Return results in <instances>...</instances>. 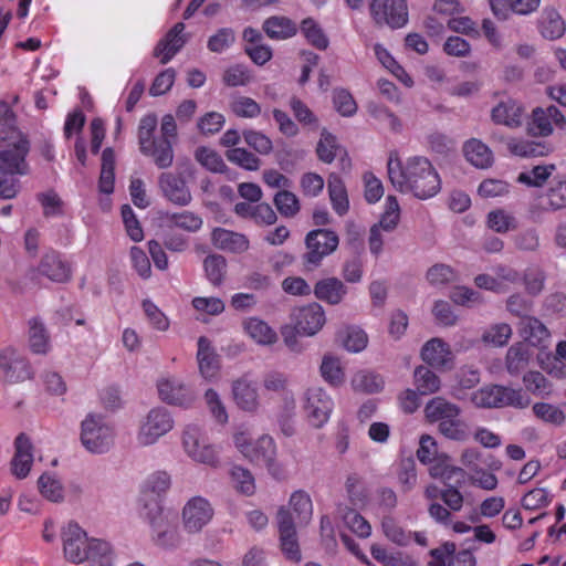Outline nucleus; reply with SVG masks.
<instances>
[{"mask_svg": "<svg viewBox=\"0 0 566 566\" xmlns=\"http://www.w3.org/2000/svg\"><path fill=\"white\" fill-rule=\"evenodd\" d=\"M387 169L389 180L397 190L410 192L418 199L432 198L441 189L439 174L427 157H409L402 164L398 153L391 151Z\"/></svg>", "mask_w": 566, "mask_h": 566, "instance_id": "1", "label": "nucleus"}, {"mask_svg": "<svg viewBox=\"0 0 566 566\" xmlns=\"http://www.w3.org/2000/svg\"><path fill=\"white\" fill-rule=\"evenodd\" d=\"M0 125L3 133L0 168L19 176H27L30 172V166L27 161L30 153V140L17 127V116L12 107L4 101H0Z\"/></svg>", "mask_w": 566, "mask_h": 566, "instance_id": "2", "label": "nucleus"}, {"mask_svg": "<svg viewBox=\"0 0 566 566\" xmlns=\"http://www.w3.org/2000/svg\"><path fill=\"white\" fill-rule=\"evenodd\" d=\"M417 457L423 464H431L429 472L434 479L451 481L454 476L463 478L465 471L460 467L450 464V457L439 453L437 441L429 434H423L419 441Z\"/></svg>", "mask_w": 566, "mask_h": 566, "instance_id": "3", "label": "nucleus"}, {"mask_svg": "<svg viewBox=\"0 0 566 566\" xmlns=\"http://www.w3.org/2000/svg\"><path fill=\"white\" fill-rule=\"evenodd\" d=\"M471 401L480 408H502L512 406L525 408L530 405V398L522 389H514L501 385H491L480 388L471 396Z\"/></svg>", "mask_w": 566, "mask_h": 566, "instance_id": "4", "label": "nucleus"}, {"mask_svg": "<svg viewBox=\"0 0 566 566\" xmlns=\"http://www.w3.org/2000/svg\"><path fill=\"white\" fill-rule=\"evenodd\" d=\"M339 243L338 235L327 229L312 230L306 234L307 252L303 255V264L307 270L317 268L322 260L333 253Z\"/></svg>", "mask_w": 566, "mask_h": 566, "instance_id": "5", "label": "nucleus"}, {"mask_svg": "<svg viewBox=\"0 0 566 566\" xmlns=\"http://www.w3.org/2000/svg\"><path fill=\"white\" fill-rule=\"evenodd\" d=\"M114 430L101 416L88 415L82 422L81 441L92 453H104L113 444Z\"/></svg>", "mask_w": 566, "mask_h": 566, "instance_id": "6", "label": "nucleus"}, {"mask_svg": "<svg viewBox=\"0 0 566 566\" xmlns=\"http://www.w3.org/2000/svg\"><path fill=\"white\" fill-rule=\"evenodd\" d=\"M182 447L185 452L193 461L216 468L219 457L216 448L210 444L202 430L197 424H188L182 433Z\"/></svg>", "mask_w": 566, "mask_h": 566, "instance_id": "7", "label": "nucleus"}, {"mask_svg": "<svg viewBox=\"0 0 566 566\" xmlns=\"http://www.w3.org/2000/svg\"><path fill=\"white\" fill-rule=\"evenodd\" d=\"M170 412L163 407L153 408L142 423L137 440L142 446H150L174 428Z\"/></svg>", "mask_w": 566, "mask_h": 566, "instance_id": "8", "label": "nucleus"}, {"mask_svg": "<svg viewBox=\"0 0 566 566\" xmlns=\"http://www.w3.org/2000/svg\"><path fill=\"white\" fill-rule=\"evenodd\" d=\"M0 376L10 384L33 378V369L28 358L13 347L0 350Z\"/></svg>", "mask_w": 566, "mask_h": 566, "instance_id": "9", "label": "nucleus"}, {"mask_svg": "<svg viewBox=\"0 0 566 566\" xmlns=\"http://www.w3.org/2000/svg\"><path fill=\"white\" fill-rule=\"evenodd\" d=\"M142 515L148 520L153 528V541L157 546L171 548L178 545V532L167 522V518L164 516L163 506L157 500H154L149 511L142 512Z\"/></svg>", "mask_w": 566, "mask_h": 566, "instance_id": "10", "label": "nucleus"}, {"mask_svg": "<svg viewBox=\"0 0 566 566\" xmlns=\"http://www.w3.org/2000/svg\"><path fill=\"white\" fill-rule=\"evenodd\" d=\"M334 409L333 399L321 387H311L305 392L304 410L310 423L315 428H322Z\"/></svg>", "mask_w": 566, "mask_h": 566, "instance_id": "11", "label": "nucleus"}, {"mask_svg": "<svg viewBox=\"0 0 566 566\" xmlns=\"http://www.w3.org/2000/svg\"><path fill=\"white\" fill-rule=\"evenodd\" d=\"M566 208V178H553L545 193L534 198L530 205L532 214L558 211Z\"/></svg>", "mask_w": 566, "mask_h": 566, "instance_id": "12", "label": "nucleus"}, {"mask_svg": "<svg viewBox=\"0 0 566 566\" xmlns=\"http://www.w3.org/2000/svg\"><path fill=\"white\" fill-rule=\"evenodd\" d=\"M294 331L305 336L318 333L326 322L325 311L318 303L297 307L292 313Z\"/></svg>", "mask_w": 566, "mask_h": 566, "instance_id": "13", "label": "nucleus"}, {"mask_svg": "<svg viewBox=\"0 0 566 566\" xmlns=\"http://www.w3.org/2000/svg\"><path fill=\"white\" fill-rule=\"evenodd\" d=\"M159 398L168 403L179 407H189L196 399L193 389L175 377H163L157 381Z\"/></svg>", "mask_w": 566, "mask_h": 566, "instance_id": "14", "label": "nucleus"}, {"mask_svg": "<svg viewBox=\"0 0 566 566\" xmlns=\"http://www.w3.org/2000/svg\"><path fill=\"white\" fill-rule=\"evenodd\" d=\"M158 187L164 198L176 206L186 207L192 200L187 181L180 172H161L158 178Z\"/></svg>", "mask_w": 566, "mask_h": 566, "instance_id": "15", "label": "nucleus"}, {"mask_svg": "<svg viewBox=\"0 0 566 566\" xmlns=\"http://www.w3.org/2000/svg\"><path fill=\"white\" fill-rule=\"evenodd\" d=\"M63 549L66 559L78 564L85 562L91 539L77 523H69L62 533Z\"/></svg>", "mask_w": 566, "mask_h": 566, "instance_id": "16", "label": "nucleus"}, {"mask_svg": "<svg viewBox=\"0 0 566 566\" xmlns=\"http://www.w3.org/2000/svg\"><path fill=\"white\" fill-rule=\"evenodd\" d=\"M371 17L379 24L391 29H399L408 22V7L406 0H385L379 7L373 6Z\"/></svg>", "mask_w": 566, "mask_h": 566, "instance_id": "17", "label": "nucleus"}, {"mask_svg": "<svg viewBox=\"0 0 566 566\" xmlns=\"http://www.w3.org/2000/svg\"><path fill=\"white\" fill-rule=\"evenodd\" d=\"M213 516L211 504L201 496L190 499L182 510L184 526L189 533H197Z\"/></svg>", "mask_w": 566, "mask_h": 566, "instance_id": "18", "label": "nucleus"}, {"mask_svg": "<svg viewBox=\"0 0 566 566\" xmlns=\"http://www.w3.org/2000/svg\"><path fill=\"white\" fill-rule=\"evenodd\" d=\"M564 125L565 117L556 106L537 107L533 111L528 130L534 136H548L553 133L554 126L563 128Z\"/></svg>", "mask_w": 566, "mask_h": 566, "instance_id": "19", "label": "nucleus"}, {"mask_svg": "<svg viewBox=\"0 0 566 566\" xmlns=\"http://www.w3.org/2000/svg\"><path fill=\"white\" fill-rule=\"evenodd\" d=\"M38 272L56 283H65L72 276L70 263L63 260L59 252L53 250L43 254L38 265Z\"/></svg>", "mask_w": 566, "mask_h": 566, "instance_id": "20", "label": "nucleus"}, {"mask_svg": "<svg viewBox=\"0 0 566 566\" xmlns=\"http://www.w3.org/2000/svg\"><path fill=\"white\" fill-rule=\"evenodd\" d=\"M184 30L185 23H176L155 46L154 55L160 59L161 64H167L185 45Z\"/></svg>", "mask_w": 566, "mask_h": 566, "instance_id": "21", "label": "nucleus"}, {"mask_svg": "<svg viewBox=\"0 0 566 566\" xmlns=\"http://www.w3.org/2000/svg\"><path fill=\"white\" fill-rule=\"evenodd\" d=\"M489 3L499 20H506L512 14L527 15L535 12L541 0H489Z\"/></svg>", "mask_w": 566, "mask_h": 566, "instance_id": "22", "label": "nucleus"}, {"mask_svg": "<svg viewBox=\"0 0 566 566\" xmlns=\"http://www.w3.org/2000/svg\"><path fill=\"white\" fill-rule=\"evenodd\" d=\"M15 452L11 461V471L18 479H24L32 467V443L25 433H20L14 441Z\"/></svg>", "mask_w": 566, "mask_h": 566, "instance_id": "23", "label": "nucleus"}, {"mask_svg": "<svg viewBox=\"0 0 566 566\" xmlns=\"http://www.w3.org/2000/svg\"><path fill=\"white\" fill-rule=\"evenodd\" d=\"M421 358L434 368H448L453 359L450 346L440 338H432L423 345Z\"/></svg>", "mask_w": 566, "mask_h": 566, "instance_id": "24", "label": "nucleus"}, {"mask_svg": "<svg viewBox=\"0 0 566 566\" xmlns=\"http://www.w3.org/2000/svg\"><path fill=\"white\" fill-rule=\"evenodd\" d=\"M347 292V286L337 277L322 279L314 285L315 297L329 305L342 303Z\"/></svg>", "mask_w": 566, "mask_h": 566, "instance_id": "25", "label": "nucleus"}, {"mask_svg": "<svg viewBox=\"0 0 566 566\" xmlns=\"http://www.w3.org/2000/svg\"><path fill=\"white\" fill-rule=\"evenodd\" d=\"M197 359L202 377L212 379L218 375L220 369L219 356L211 346L210 340L205 336L198 339Z\"/></svg>", "mask_w": 566, "mask_h": 566, "instance_id": "26", "label": "nucleus"}, {"mask_svg": "<svg viewBox=\"0 0 566 566\" xmlns=\"http://www.w3.org/2000/svg\"><path fill=\"white\" fill-rule=\"evenodd\" d=\"M492 119L496 124L507 127H518L522 124L523 107L512 98L501 101L491 113Z\"/></svg>", "mask_w": 566, "mask_h": 566, "instance_id": "27", "label": "nucleus"}, {"mask_svg": "<svg viewBox=\"0 0 566 566\" xmlns=\"http://www.w3.org/2000/svg\"><path fill=\"white\" fill-rule=\"evenodd\" d=\"M233 398L238 407L244 411L253 412L259 407L255 386L245 378L235 380L232 385Z\"/></svg>", "mask_w": 566, "mask_h": 566, "instance_id": "28", "label": "nucleus"}, {"mask_svg": "<svg viewBox=\"0 0 566 566\" xmlns=\"http://www.w3.org/2000/svg\"><path fill=\"white\" fill-rule=\"evenodd\" d=\"M212 241L219 249L233 253H242L249 249V240L245 235L223 228L213 230Z\"/></svg>", "mask_w": 566, "mask_h": 566, "instance_id": "29", "label": "nucleus"}, {"mask_svg": "<svg viewBox=\"0 0 566 566\" xmlns=\"http://www.w3.org/2000/svg\"><path fill=\"white\" fill-rule=\"evenodd\" d=\"M520 334L533 346L543 345L551 336L547 327L534 316H524L520 321Z\"/></svg>", "mask_w": 566, "mask_h": 566, "instance_id": "30", "label": "nucleus"}, {"mask_svg": "<svg viewBox=\"0 0 566 566\" xmlns=\"http://www.w3.org/2000/svg\"><path fill=\"white\" fill-rule=\"evenodd\" d=\"M275 442L272 437L265 434L253 443L252 451L249 453V460L272 470L275 464Z\"/></svg>", "mask_w": 566, "mask_h": 566, "instance_id": "31", "label": "nucleus"}, {"mask_svg": "<svg viewBox=\"0 0 566 566\" xmlns=\"http://www.w3.org/2000/svg\"><path fill=\"white\" fill-rule=\"evenodd\" d=\"M170 486V476L166 472H156L151 474L145 484L143 492V501H145L143 512L149 511L151 502L157 500L160 503L159 496L165 493Z\"/></svg>", "mask_w": 566, "mask_h": 566, "instance_id": "32", "label": "nucleus"}, {"mask_svg": "<svg viewBox=\"0 0 566 566\" xmlns=\"http://www.w3.org/2000/svg\"><path fill=\"white\" fill-rule=\"evenodd\" d=\"M463 154L467 160L476 168H488L493 163L491 149L488 145L475 138L464 144Z\"/></svg>", "mask_w": 566, "mask_h": 566, "instance_id": "33", "label": "nucleus"}, {"mask_svg": "<svg viewBox=\"0 0 566 566\" xmlns=\"http://www.w3.org/2000/svg\"><path fill=\"white\" fill-rule=\"evenodd\" d=\"M327 188L334 211L338 216L346 214L349 209V201L342 178L336 174H331L327 180Z\"/></svg>", "mask_w": 566, "mask_h": 566, "instance_id": "34", "label": "nucleus"}, {"mask_svg": "<svg viewBox=\"0 0 566 566\" xmlns=\"http://www.w3.org/2000/svg\"><path fill=\"white\" fill-rule=\"evenodd\" d=\"M247 334L260 345H273L277 340L276 332L264 321L250 317L244 323Z\"/></svg>", "mask_w": 566, "mask_h": 566, "instance_id": "35", "label": "nucleus"}, {"mask_svg": "<svg viewBox=\"0 0 566 566\" xmlns=\"http://www.w3.org/2000/svg\"><path fill=\"white\" fill-rule=\"evenodd\" d=\"M266 35L275 40H285L297 33L295 22L286 17H271L263 23Z\"/></svg>", "mask_w": 566, "mask_h": 566, "instance_id": "36", "label": "nucleus"}, {"mask_svg": "<svg viewBox=\"0 0 566 566\" xmlns=\"http://www.w3.org/2000/svg\"><path fill=\"white\" fill-rule=\"evenodd\" d=\"M424 413L430 422L439 421L440 423L448 418L459 417L460 409L444 398L434 397L426 405Z\"/></svg>", "mask_w": 566, "mask_h": 566, "instance_id": "37", "label": "nucleus"}, {"mask_svg": "<svg viewBox=\"0 0 566 566\" xmlns=\"http://www.w3.org/2000/svg\"><path fill=\"white\" fill-rule=\"evenodd\" d=\"M143 155L151 157L155 165L160 169L169 168L174 161L172 143L167 138H158Z\"/></svg>", "mask_w": 566, "mask_h": 566, "instance_id": "38", "label": "nucleus"}, {"mask_svg": "<svg viewBox=\"0 0 566 566\" xmlns=\"http://www.w3.org/2000/svg\"><path fill=\"white\" fill-rule=\"evenodd\" d=\"M530 356L527 344L518 342L512 345L506 353L507 371L513 376L518 375L528 365Z\"/></svg>", "mask_w": 566, "mask_h": 566, "instance_id": "39", "label": "nucleus"}, {"mask_svg": "<svg viewBox=\"0 0 566 566\" xmlns=\"http://www.w3.org/2000/svg\"><path fill=\"white\" fill-rule=\"evenodd\" d=\"M345 489L349 502L355 506H364L369 497V490L364 479L357 474L352 473L347 476Z\"/></svg>", "mask_w": 566, "mask_h": 566, "instance_id": "40", "label": "nucleus"}, {"mask_svg": "<svg viewBox=\"0 0 566 566\" xmlns=\"http://www.w3.org/2000/svg\"><path fill=\"white\" fill-rule=\"evenodd\" d=\"M29 344L34 354H46L49 350V335L44 324L38 317L29 321Z\"/></svg>", "mask_w": 566, "mask_h": 566, "instance_id": "41", "label": "nucleus"}, {"mask_svg": "<svg viewBox=\"0 0 566 566\" xmlns=\"http://www.w3.org/2000/svg\"><path fill=\"white\" fill-rule=\"evenodd\" d=\"M555 165H537L531 170L522 171L517 176V181L527 187L541 188L552 176Z\"/></svg>", "mask_w": 566, "mask_h": 566, "instance_id": "42", "label": "nucleus"}, {"mask_svg": "<svg viewBox=\"0 0 566 566\" xmlns=\"http://www.w3.org/2000/svg\"><path fill=\"white\" fill-rule=\"evenodd\" d=\"M85 560H87L91 566H112L113 553L109 544L105 541L92 538Z\"/></svg>", "mask_w": 566, "mask_h": 566, "instance_id": "43", "label": "nucleus"}, {"mask_svg": "<svg viewBox=\"0 0 566 566\" xmlns=\"http://www.w3.org/2000/svg\"><path fill=\"white\" fill-rule=\"evenodd\" d=\"M539 30L545 39L556 40L565 33L566 27L559 13L553 10L543 14Z\"/></svg>", "mask_w": 566, "mask_h": 566, "instance_id": "44", "label": "nucleus"}, {"mask_svg": "<svg viewBox=\"0 0 566 566\" xmlns=\"http://www.w3.org/2000/svg\"><path fill=\"white\" fill-rule=\"evenodd\" d=\"M385 536L398 546H407L412 533L403 528L392 516H385L381 522Z\"/></svg>", "mask_w": 566, "mask_h": 566, "instance_id": "45", "label": "nucleus"}, {"mask_svg": "<svg viewBox=\"0 0 566 566\" xmlns=\"http://www.w3.org/2000/svg\"><path fill=\"white\" fill-rule=\"evenodd\" d=\"M413 377L417 391L420 395H430L440 388V378L426 366L417 367Z\"/></svg>", "mask_w": 566, "mask_h": 566, "instance_id": "46", "label": "nucleus"}, {"mask_svg": "<svg viewBox=\"0 0 566 566\" xmlns=\"http://www.w3.org/2000/svg\"><path fill=\"white\" fill-rule=\"evenodd\" d=\"M206 276L211 284L219 286L227 273V260L219 254L208 255L203 261Z\"/></svg>", "mask_w": 566, "mask_h": 566, "instance_id": "47", "label": "nucleus"}, {"mask_svg": "<svg viewBox=\"0 0 566 566\" xmlns=\"http://www.w3.org/2000/svg\"><path fill=\"white\" fill-rule=\"evenodd\" d=\"M167 221L174 227L188 232H197L203 223L199 214L188 210L168 214Z\"/></svg>", "mask_w": 566, "mask_h": 566, "instance_id": "48", "label": "nucleus"}, {"mask_svg": "<svg viewBox=\"0 0 566 566\" xmlns=\"http://www.w3.org/2000/svg\"><path fill=\"white\" fill-rule=\"evenodd\" d=\"M301 31L310 44L318 50L327 49L328 39L314 19H304L301 22Z\"/></svg>", "mask_w": 566, "mask_h": 566, "instance_id": "49", "label": "nucleus"}, {"mask_svg": "<svg viewBox=\"0 0 566 566\" xmlns=\"http://www.w3.org/2000/svg\"><path fill=\"white\" fill-rule=\"evenodd\" d=\"M509 150L520 157H537L546 154V147L536 142L513 138L507 143Z\"/></svg>", "mask_w": 566, "mask_h": 566, "instance_id": "50", "label": "nucleus"}, {"mask_svg": "<svg viewBox=\"0 0 566 566\" xmlns=\"http://www.w3.org/2000/svg\"><path fill=\"white\" fill-rule=\"evenodd\" d=\"M463 479L464 476H454L451 481H443L447 488L442 490V502L453 512H459L463 507L464 497L458 488Z\"/></svg>", "mask_w": 566, "mask_h": 566, "instance_id": "51", "label": "nucleus"}, {"mask_svg": "<svg viewBox=\"0 0 566 566\" xmlns=\"http://www.w3.org/2000/svg\"><path fill=\"white\" fill-rule=\"evenodd\" d=\"M273 202L281 216L292 218L300 211L298 198L291 191L283 189L275 193Z\"/></svg>", "mask_w": 566, "mask_h": 566, "instance_id": "52", "label": "nucleus"}, {"mask_svg": "<svg viewBox=\"0 0 566 566\" xmlns=\"http://www.w3.org/2000/svg\"><path fill=\"white\" fill-rule=\"evenodd\" d=\"M352 384L355 390L375 394L382 389L384 379L378 374L361 371L354 376Z\"/></svg>", "mask_w": 566, "mask_h": 566, "instance_id": "53", "label": "nucleus"}, {"mask_svg": "<svg viewBox=\"0 0 566 566\" xmlns=\"http://www.w3.org/2000/svg\"><path fill=\"white\" fill-rule=\"evenodd\" d=\"M226 157L232 164L250 171H255L260 168L261 160L254 154L244 148L234 147L226 151Z\"/></svg>", "mask_w": 566, "mask_h": 566, "instance_id": "54", "label": "nucleus"}, {"mask_svg": "<svg viewBox=\"0 0 566 566\" xmlns=\"http://www.w3.org/2000/svg\"><path fill=\"white\" fill-rule=\"evenodd\" d=\"M290 505L300 523H306L313 513V504L310 495L302 491H295L290 497Z\"/></svg>", "mask_w": 566, "mask_h": 566, "instance_id": "55", "label": "nucleus"}, {"mask_svg": "<svg viewBox=\"0 0 566 566\" xmlns=\"http://www.w3.org/2000/svg\"><path fill=\"white\" fill-rule=\"evenodd\" d=\"M488 226L497 233H505L516 228L515 217L503 209L490 211L488 214Z\"/></svg>", "mask_w": 566, "mask_h": 566, "instance_id": "56", "label": "nucleus"}, {"mask_svg": "<svg viewBox=\"0 0 566 566\" xmlns=\"http://www.w3.org/2000/svg\"><path fill=\"white\" fill-rule=\"evenodd\" d=\"M511 336V326L506 323H497L491 325L488 329L484 331L482 334V340L485 344L502 347L507 344Z\"/></svg>", "mask_w": 566, "mask_h": 566, "instance_id": "57", "label": "nucleus"}, {"mask_svg": "<svg viewBox=\"0 0 566 566\" xmlns=\"http://www.w3.org/2000/svg\"><path fill=\"white\" fill-rule=\"evenodd\" d=\"M196 160L212 172H224L227 165L222 157L208 147H199L195 153Z\"/></svg>", "mask_w": 566, "mask_h": 566, "instance_id": "58", "label": "nucleus"}, {"mask_svg": "<svg viewBox=\"0 0 566 566\" xmlns=\"http://www.w3.org/2000/svg\"><path fill=\"white\" fill-rule=\"evenodd\" d=\"M533 412L538 419L554 426H562L566 419L559 407L547 402H536L533 406Z\"/></svg>", "mask_w": 566, "mask_h": 566, "instance_id": "59", "label": "nucleus"}, {"mask_svg": "<svg viewBox=\"0 0 566 566\" xmlns=\"http://www.w3.org/2000/svg\"><path fill=\"white\" fill-rule=\"evenodd\" d=\"M40 493L51 502L63 500V488L61 482L54 476L43 473L38 480Z\"/></svg>", "mask_w": 566, "mask_h": 566, "instance_id": "60", "label": "nucleus"}, {"mask_svg": "<svg viewBox=\"0 0 566 566\" xmlns=\"http://www.w3.org/2000/svg\"><path fill=\"white\" fill-rule=\"evenodd\" d=\"M333 104L337 113L344 117H350L357 112V103L349 91L335 88L333 92Z\"/></svg>", "mask_w": 566, "mask_h": 566, "instance_id": "61", "label": "nucleus"}, {"mask_svg": "<svg viewBox=\"0 0 566 566\" xmlns=\"http://www.w3.org/2000/svg\"><path fill=\"white\" fill-rule=\"evenodd\" d=\"M439 431L446 438L455 441H465L469 438L467 424L458 417L448 418L439 423Z\"/></svg>", "mask_w": 566, "mask_h": 566, "instance_id": "62", "label": "nucleus"}, {"mask_svg": "<svg viewBox=\"0 0 566 566\" xmlns=\"http://www.w3.org/2000/svg\"><path fill=\"white\" fill-rule=\"evenodd\" d=\"M345 525L357 536L367 538L371 534V526L368 521L356 510H347L343 516Z\"/></svg>", "mask_w": 566, "mask_h": 566, "instance_id": "63", "label": "nucleus"}, {"mask_svg": "<svg viewBox=\"0 0 566 566\" xmlns=\"http://www.w3.org/2000/svg\"><path fill=\"white\" fill-rule=\"evenodd\" d=\"M232 113L242 118H255L261 114V106L253 98L239 96L231 102Z\"/></svg>", "mask_w": 566, "mask_h": 566, "instance_id": "64", "label": "nucleus"}]
</instances>
